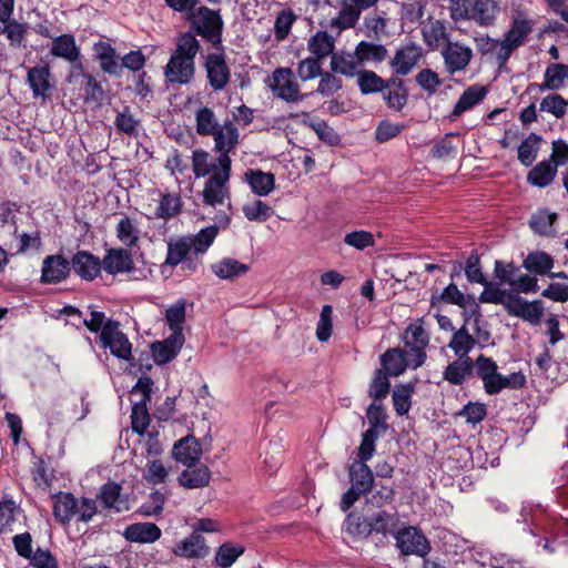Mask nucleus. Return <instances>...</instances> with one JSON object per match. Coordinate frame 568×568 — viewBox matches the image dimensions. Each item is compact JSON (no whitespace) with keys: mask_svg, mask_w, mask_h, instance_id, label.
I'll return each instance as SVG.
<instances>
[{"mask_svg":"<svg viewBox=\"0 0 568 568\" xmlns=\"http://www.w3.org/2000/svg\"><path fill=\"white\" fill-rule=\"evenodd\" d=\"M219 229L209 226L202 229L194 236H176L168 242V252L162 267H175L184 264V268L194 271L197 266V257L203 255L213 244Z\"/></svg>","mask_w":568,"mask_h":568,"instance_id":"1","label":"nucleus"},{"mask_svg":"<svg viewBox=\"0 0 568 568\" xmlns=\"http://www.w3.org/2000/svg\"><path fill=\"white\" fill-rule=\"evenodd\" d=\"M490 339V332L486 328L477 305L464 312L463 325L454 331L448 343L449 349L456 357L470 358L468 354L476 345L484 347Z\"/></svg>","mask_w":568,"mask_h":568,"instance_id":"2","label":"nucleus"},{"mask_svg":"<svg viewBox=\"0 0 568 568\" xmlns=\"http://www.w3.org/2000/svg\"><path fill=\"white\" fill-rule=\"evenodd\" d=\"M200 43L192 33H183L178 38L176 48L164 68V75L171 83L189 84L195 73L194 59Z\"/></svg>","mask_w":568,"mask_h":568,"instance_id":"3","label":"nucleus"},{"mask_svg":"<svg viewBox=\"0 0 568 568\" xmlns=\"http://www.w3.org/2000/svg\"><path fill=\"white\" fill-rule=\"evenodd\" d=\"M476 374L484 385L488 395L499 394L504 389H518L526 383V377L521 372H515L509 375L498 373L497 363L485 355L476 358Z\"/></svg>","mask_w":568,"mask_h":568,"instance_id":"4","label":"nucleus"},{"mask_svg":"<svg viewBox=\"0 0 568 568\" xmlns=\"http://www.w3.org/2000/svg\"><path fill=\"white\" fill-rule=\"evenodd\" d=\"M450 11L455 21L469 20L491 27L500 13V4L497 0H452Z\"/></svg>","mask_w":568,"mask_h":568,"instance_id":"5","label":"nucleus"},{"mask_svg":"<svg viewBox=\"0 0 568 568\" xmlns=\"http://www.w3.org/2000/svg\"><path fill=\"white\" fill-rule=\"evenodd\" d=\"M97 514L95 501L82 498L80 501L70 493H59L54 497L53 515L58 521L65 525L72 519L88 523Z\"/></svg>","mask_w":568,"mask_h":568,"instance_id":"6","label":"nucleus"},{"mask_svg":"<svg viewBox=\"0 0 568 568\" xmlns=\"http://www.w3.org/2000/svg\"><path fill=\"white\" fill-rule=\"evenodd\" d=\"M232 160L223 156L220 161V169L205 182L202 191L204 204L209 206H222L230 200L229 181L231 176Z\"/></svg>","mask_w":568,"mask_h":568,"instance_id":"7","label":"nucleus"},{"mask_svg":"<svg viewBox=\"0 0 568 568\" xmlns=\"http://www.w3.org/2000/svg\"><path fill=\"white\" fill-rule=\"evenodd\" d=\"M274 97L286 102H296L303 99L300 91V84L294 79V73L290 68H277L266 81Z\"/></svg>","mask_w":568,"mask_h":568,"instance_id":"8","label":"nucleus"},{"mask_svg":"<svg viewBox=\"0 0 568 568\" xmlns=\"http://www.w3.org/2000/svg\"><path fill=\"white\" fill-rule=\"evenodd\" d=\"M191 13L196 32L213 44L220 43L223 29L220 11L202 6Z\"/></svg>","mask_w":568,"mask_h":568,"instance_id":"9","label":"nucleus"},{"mask_svg":"<svg viewBox=\"0 0 568 568\" xmlns=\"http://www.w3.org/2000/svg\"><path fill=\"white\" fill-rule=\"evenodd\" d=\"M396 547L400 554L415 555L425 557L429 550L430 545L424 534L414 526H404L398 528L394 535Z\"/></svg>","mask_w":568,"mask_h":568,"instance_id":"10","label":"nucleus"},{"mask_svg":"<svg viewBox=\"0 0 568 568\" xmlns=\"http://www.w3.org/2000/svg\"><path fill=\"white\" fill-rule=\"evenodd\" d=\"M531 29L530 21L524 14L514 18L510 29L500 40V64L506 63L513 51L525 42Z\"/></svg>","mask_w":568,"mask_h":568,"instance_id":"11","label":"nucleus"},{"mask_svg":"<svg viewBox=\"0 0 568 568\" xmlns=\"http://www.w3.org/2000/svg\"><path fill=\"white\" fill-rule=\"evenodd\" d=\"M424 362L420 359V355H414L407 348H392L384 353L382 356V366L385 373L399 376L407 368H417Z\"/></svg>","mask_w":568,"mask_h":568,"instance_id":"12","label":"nucleus"},{"mask_svg":"<svg viewBox=\"0 0 568 568\" xmlns=\"http://www.w3.org/2000/svg\"><path fill=\"white\" fill-rule=\"evenodd\" d=\"M100 341L104 348H109L112 355L123 361H131L132 344L120 331L119 323L109 321V324L100 333Z\"/></svg>","mask_w":568,"mask_h":568,"instance_id":"13","label":"nucleus"},{"mask_svg":"<svg viewBox=\"0 0 568 568\" xmlns=\"http://www.w3.org/2000/svg\"><path fill=\"white\" fill-rule=\"evenodd\" d=\"M506 311L509 315L520 317L531 325H539L545 307L540 300L528 302L518 294H514L506 303Z\"/></svg>","mask_w":568,"mask_h":568,"instance_id":"14","label":"nucleus"},{"mask_svg":"<svg viewBox=\"0 0 568 568\" xmlns=\"http://www.w3.org/2000/svg\"><path fill=\"white\" fill-rule=\"evenodd\" d=\"M440 52L449 74L465 70L473 59V50L460 42L449 41Z\"/></svg>","mask_w":568,"mask_h":568,"instance_id":"15","label":"nucleus"},{"mask_svg":"<svg viewBox=\"0 0 568 568\" xmlns=\"http://www.w3.org/2000/svg\"><path fill=\"white\" fill-rule=\"evenodd\" d=\"M172 551L178 557L201 559L209 555L210 548L204 537L193 531L190 536L176 542Z\"/></svg>","mask_w":568,"mask_h":568,"instance_id":"16","label":"nucleus"},{"mask_svg":"<svg viewBox=\"0 0 568 568\" xmlns=\"http://www.w3.org/2000/svg\"><path fill=\"white\" fill-rule=\"evenodd\" d=\"M184 344V335L181 332L172 333L162 342H155L151 346L152 356L156 364L164 365L171 362Z\"/></svg>","mask_w":568,"mask_h":568,"instance_id":"17","label":"nucleus"},{"mask_svg":"<svg viewBox=\"0 0 568 568\" xmlns=\"http://www.w3.org/2000/svg\"><path fill=\"white\" fill-rule=\"evenodd\" d=\"M205 69L211 88L222 90L230 81V70L220 53H211L206 57Z\"/></svg>","mask_w":568,"mask_h":568,"instance_id":"18","label":"nucleus"},{"mask_svg":"<svg viewBox=\"0 0 568 568\" xmlns=\"http://www.w3.org/2000/svg\"><path fill=\"white\" fill-rule=\"evenodd\" d=\"M70 263L62 255H49L42 262L41 282L57 284L67 278Z\"/></svg>","mask_w":568,"mask_h":568,"instance_id":"19","label":"nucleus"},{"mask_svg":"<svg viewBox=\"0 0 568 568\" xmlns=\"http://www.w3.org/2000/svg\"><path fill=\"white\" fill-rule=\"evenodd\" d=\"M568 84V65L564 63H551L544 72V81L539 84H530V88H537L540 92L559 91Z\"/></svg>","mask_w":568,"mask_h":568,"instance_id":"20","label":"nucleus"},{"mask_svg":"<svg viewBox=\"0 0 568 568\" xmlns=\"http://www.w3.org/2000/svg\"><path fill=\"white\" fill-rule=\"evenodd\" d=\"M210 136L214 140V148L223 156H230L229 153L235 149L239 143L240 133L232 121H225Z\"/></svg>","mask_w":568,"mask_h":568,"instance_id":"21","label":"nucleus"},{"mask_svg":"<svg viewBox=\"0 0 568 568\" xmlns=\"http://www.w3.org/2000/svg\"><path fill=\"white\" fill-rule=\"evenodd\" d=\"M93 53L102 71L116 77L122 73L121 58L109 42L99 41L94 43Z\"/></svg>","mask_w":568,"mask_h":568,"instance_id":"22","label":"nucleus"},{"mask_svg":"<svg viewBox=\"0 0 568 568\" xmlns=\"http://www.w3.org/2000/svg\"><path fill=\"white\" fill-rule=\"evenodd\" d=\"M422 58V49L416 44H407L396 51L390 65L398 75L408 74Z\"/></svg>","mask_w":568,"mask_h":568,"instance_id":"23","label":"nucleus"},{"mask_svg":"<svg viewBox=\"0 0 568 568\" xmlns=\"http://www.w3.org/2000/svg\"><path fill=\"white\" fill-rule=\"evenodd\" d=\"M102 268L109 274L125 273L133 270V258L125 248H111L102 260Z\"/></svg>","mask_w":568,"mask_h":568,"instance_id":"24","label":"nucleus"},{"mask_svg":"<svg viewBox=\"0 0 568 568\" xmlns=\"http://www.w3.org/2000/svg\"><path fill=\"white\" fill-rule=\"evenodd\" d=\"M161 529L153 523H136L129 525L123 537L131 542L152 544L161 538Z\"/></svg>","mask_w":568,"mask_h":568,"instance_id":"25","label":"nucleus"},{"mask_svg":"<svg viewBox=\"0 0 568 568\" xmlns=\"http://www.w3.org/2000/svg\"><path fill=\"white\" fill-rule=\"evenodd\" d=\"M182 202L178 194L165 193L160 195L159 204L155 207L148 206L149 219L169 220L181 212Z\"/></svg>","mask_w":568,"mask_h":568,"instance_id":"26","label":"nucleus"},{"mask_svg":"<svg viewBox=\"0 0 568 568\" xmlns=\"http://www.w3.org/2000/svg\"><path fill=\"white\" fill-rule=\"evenodd\" d=\"M405 348L409 352L414 353V355H420V359L424 362L426 358L425 347L429 342V336L422 323L415 322L410 324L406 331L404 336Z\"/></svg>","mask_w":568,"mask_h":568,"instance_id":"27","label":"nucleus"},{"mask_svg":"<svg viewBox=\"0 0 568 568\" xmlns=\"http://www.w3.org/2000/svg\"><path fill=\"white\" fill-rule=\"evenodd\" d=\"M179 476V483L186 488H200L209 484L211 471L206 464H185Z\"/></svg>","mask_w":568,"mask_h":568,"instance_id":"28","label":"nucleus"},{"mask_svg":"<svg viewBox=\"0 0 568 568\" xmlns=\"http://www.w3.org/2000/svg\"><path fill=\"white\" fill-rule=\"evenodd\" d=\"M172 455L175 462H199L202 457L201 443L193 435H187L174 443Z\"/></svg>","mask_w":568,"mask_h":568,"instance_id":"29","label":"nucleus"},{"mask_svg":"<svg viewBox=\"0 0 568 568\" xmlns=\"http://www.w3.org/2000/svg\"><path fill=\"white\" fill-rule=\"evenodd\" d=\"M50 52L53 57L64 59L70 63H77L80 59V49L74 37L69 33L52 38Z\"/></svg>","mask_w":568,"mask_h":568,"instance_id":"30","label":"nucleus"},{"mask_svg":"<svg viewBox=\"0 0 568 568\" xmlns=\"http://www.w3.org/2000/svg\"><path fill=\"white\" fill-rule=\"evenodd\" d=\"M486 93L487 91L483 85L473 84L468 87L456 102L452 113L449 114V120L455 121L464 112L480 103Z\"/></svg>","mask_w":568,"mask_h":568,"instance_id":"31","label":"nucleus"},{"mask_svg":"<svg viewBox=\"0 0 568 568\" xmlns=\"http://www.w3.org/2000/svg\"><path fill=\"white\" fill-rule=\"evenodd\" d=\"M72 267L83 280H93L100 273L102 262L91 253L80 251L72 258Z\"/></svg>","mask_w":568,"mask_h":568,"instance_id":"32","label":"nucleus"},{"mask_svg":"<svg viewBox=\"0 0 568 568\" xmlns=\"http://www.w3.org/2000/svg\"><path fill=\"white\" fill-rule=\"evenodd\" d=\"M422 36L432 50L443 49L449 42L446 27L442 21L428 20L422 26Z\"/></svg>","mask_w":568,"mask_h":568,"instance_id":"33","label":"nucleus"},{"mask_svg":"<svg viewBox=\"0 0 568 568\" xmlns=\"http://www.w3.org/2000/svg\"><path fill=\"white\" fill-rule=\"evenodd\" d=\"M220 154L217 158H213L209 152L202 149L194 150L192 153V169L194 176L200 179L210 174H215L220 169Z\"/></svg>","mask_w":568,"mask_h":568,"instance_id":"34","label":"nucleus"},{"mask_svg":"<svg viewBox=\"0 0 568 568\" xmlns=\"http://www.w3.org/2000/svg\"><path fill=\"white\" fill-rule=\"evenodd\" d=\"M244 176L252 192L257 196H266L275 187V176L272 173L261 170H248Z\"/></svg>","mask_w":568,"mask_h":568,"instance_id":"35","label":"nucleus"},{"mask_svg":"<svg viewBox=\"0 0 568 568\" xmlns=\"http://www.w3.org/2000/svg\"><path fill=\"white\" fill-rule=\"evenodd\" d=\"M474 368L476 369V359L457 357L446 367L444 379L453 385H460L470 376Z\"/></svg>","mask_w":568,"mask_h":568,"instance_id":"36","label":"nucleus"},{"mask_svg":"<svg viewBox=\"0 0 568 568\" xmlns=\"http://www.w3.org/2000/svg\"><path fill=\"white\" fill-rule=\"evenodd\" d=\"M195 130L199 135L210 136L214 134L221 123L213 109L201 105L194 112Z\"/></svg>","mask_w":568,"mask_h":568,"instance_id":"37","label":"nucleus"},{"mask_svg":"<svg viewBox=\"0 0 568 568\" xmlns=\"http://www.w3.org/2000/svg\"><path fill=\"white\" fill-rule=\"evenodd\" d=\"M212 272L221 280H234L247 273L248 265L231 257H224L211 265Z\"/></svg>","mask_w":568,"mask_h":568,"instance_id":"38","label":"nucleus"},{"mask_svg":"<svg viewBox=\"0 0 568 568\" xmlns=\"http://www.w3.org/2000/svg\"><path fill=\"white\" fill-rule=\"evenodd\" d=\"M308 51L317 59L323 60L334 54L335 38L326 31H317L307 41Z\"/></svg>","mask_w":568,"mask_h":568,"instance_id":"39","label":"nucleus"},{"mask_svg":"<svg viewBox=\"0 0 568 568\" xmlns=\"http://www.w3.org/2000/svg\"><path fill=\"white\" fill-rule=\"evenodd\" d=\"M361 67L355 53H334L331 57V69L335 73L352 78L358 74Z\"/></svg>","mask_w":568,"mask_h":568,"instance_id":"40","label":"nucleus"},{"mask_svg":"<svg viewBox=\"0 0 568 568\" xmlns=\"http://www.w3.org/2000/svg\"><path fill=\"white\" fill-rule=\"evenodd\" d=\"M344 531L354 539H362L372 534L371 518L359 513H351L344 521Z\"/></svg>","mask_w":568,"mask_h":568,"instance_id":"41","label":"nucleus"},{"mask_svg":"<svg viewBox=\"0 0 568 568\" xmlns=\"http://www.w3.org/2000/svg\"><path fill=\"white\" fill-rule=\"evenodd\" d=\"M554 257L542 251L531 252L524 260L525 268L537 275H548L554 267Z\"/></svg>","mask_w":568,"mask_h":568,"instance_id":"42","label":"nucleus"},{"mask_svg":"<svg viewBox=\"0 0 568 568\" xmlns=\"http://www.w3.org/2000/svg\"><path fill=\"white\" fill-rule=\"evenodd\" d=\"M121 487L118 484L109 483L103 486L99 498L101 503L115 511L121 513L129 509L128 501L121 498Z\"/></svg>","mask_w":568,"mask_h":568,"instance_id":"43","label":"nucleus"},{"mask_svg":"<svg viewBox=\"0 0 568 568\" xmlns=\"http://www.w3.org/2000/svg\"><path fill=\"white\" fill-rule=\"evenodd\" d=\"M556 172L557 164L542 161L529 171L527 180L535 186L545 187L552 182Z\"/></svg>","mask_w":568,"mask_h":568,"instance_id":"44","label":"nucleus"},{"mask_svg":"<svg viewBox=\"0 0 568 568\" xmlns=\"http://www.w3.org/2000/svg\"><path fill=\"white\" fill-rule=\"evenodd\" d=\"M349 477L352 485L359 491H369L374 483L373 473L367 464H351Z\"/></svg>","mask_w":568,"mask_h":568,"instance_id":"45","label":"nucleus"},{"mask_svg":"<svg viewBox=\"0 0 568 568\" xmlns=\"http://www.w3.org/2000/svg\"><path fill=\"white\" fill-rule=\"evenodd\" d=\"M355 54L362 65L364 62H382L387 55V50L382 44L362 41L357 44Z\"/></svg>","mask_w":568,"mask_h":568,"instance_id":"46","label":"nucleus"},{"mask_svg":"<svg viewBox=\"0 0 568 568\" xmlns=\"http://www.w3.org/2000/svg\"><path fill=\"white\" fill-rule=\"evenodd\" d=\"M49 69L47 67H34L28 72V82L36 97H44L50 89Z\"/></svg>","mask_w":568,"mask_h":568,"instance_id":"47","label":"nucleus"},{"mask_svg":"<svg viewBox=\"0 0 568 568\" xmlns=\"http://www.w3.org/2000/svg\"><path fill=\"white\" fill-rule=\"evenodd\" d=\"M371 526L372 532L392 534L394 536L398 529V517L379 510L371 517Z\"/></svg>","mask_w":568,"mask_h":568,"instance_id":"48","label":"nucleus"},{"mask_svg":"<svg viewBox=\"0 0 568 568\" xmlns=\"http://www.w3.org/2000/svg\"><path fill=\"white\" fill-rule=\"evenodd\" d=\"M356 77L363 94L381 92L387 87L385 81L374 71L361 70Z\"/></svg>","mask_w":568,"mask_h":568,"instance_id":"49","label":"nucleus"},{"mask_svg":"<svg viewBox=\"0 0 568 568\" xmlns=\"http://www.w3.org/2000/svg\"><path fill=\"white\" fill-rule=\"evenodd\" d=\"M540 136L530 133L518 148V160L525 166H529L536 160L539 150Z\"/></svg>","mask_w":568,"mask_h":568,"instance_id":"50","label":"nucleus"},{"mask_svg":"<svg viewBox=\"0 0 568 568\" xmlns=\"http://www.w3.org/2000/svg\"><path fill=\"white\" fill-rule=\"evenodd\" d=\"M242 211L248 221L255 222H265L273 215V209L261 200L245 203Z\"/></svg>","mask_w":568,"mask_h":568,"instance_id":"51","label":"nucleus"},{"mask_svg":"<svg viewBox=\"0 0 568 568\" xmlns=\"http://www.w3.org/2000/svg\"><path fill=\"white\" fill-rule=\"evenodd\" d=\"M140 455L149 462H156L158 457L162 454L163 447L159 440L158 434L149 433L142 436L139 443Z\"/></svg>","mask_w":568,"mask_h":568,"instance_id":"52","label":"nucleus"},{"mask_svg":"<svg viewBox=\"0 0 568 568\" xmlns=\"http://www.w3.org/2000/svg\"><path fill=\"white\" fill-rule=\"evenodd\" d=\"M116 237L126 246H134L139 240V230L128 216H122L116 225Z\"/></svg>","mask_w":568,"mask_h":568,"instance_id":"53","label":"nucleus"},{"mask_svg":"<svg viewBox=\"0 0 568 568\" xmlns=\"http://www.w3.org/2000/svg\"><path fill=\"white\" fill-rule=\"evenodd\" d=\"M243 552L244 547L241 545L223 544L216 551L215 562L222 568H229Z\"/></svg>","mask_w":568,"mask_h":568,"instance_id":"54","label":"nucleus"},{"mask_svg":"<svg viewBox=\"0 0 568 568\" xmlns=\"http://www.w3.org/2000/svg\"><path fill=\"white\" fill-rule=\"evenodd\" d=\"M539 109L542 112L550 113L556 119H561L567 112V102L560 94L554 92L540 101Z\"/></svg>","mask_w":568,"mask_h":568,"instance_id":"55","label":"nucleus"},{"mask_svg":"<svg viewBox=\"0 0 568 568\" xmlns=\"http://www.w3.org/2000/svg\"><path fill=\"white\" fill-rule=\"evenodd\" d=\"M146 405L145 403H134L131 413L132 429L141 436L145 434L151 422Z\"/></svg>","mask_w":568,"mask_h":568,"instance_id":"56","label":"nucleus"},{"mask_svg":"<svg viewBox=\"0 0 568 568\" xmlns=\"http://www.w3.org/2000/svg\"><path fill=\"white\" fill-rule=\"evenodd\" d=\"M296 21V14L291 9L282 10L274 23V34L277 41H283L290 33L293 23Z\"/></svg>","mask_w":568,"mask_h":568,"instance_id":"57","label":"nucleus"},{"mask_svg":"<svg viewBox=\"0 0 568 568\" xmlns=\"http://www.w3.org/2000/svg\"><path fill=\"white\" fill-rule=\"evenodd\" d=\"M165 318L172 333H182V325L185 321V302L180 300L174 305L169 307L166 310Z\"/></svg>","mask_w":568,"mask_h":568,"instance_id":"58","label":"nucleus"},{"mask_svg":"<svg viewBox=\"0 0 568 568\" xmlns=\"http://www.w3.org/2000/svg\"><path fill=\"white\" fill-rule=\"evenodd\" d=\"M557 215L554 213H549L548 211H539L535 215H532L530 220L531 229L541 234L549 235L552 233V225L556 221Z\"/></svg>","mask_w":568,"mask_h":568,"instance_id":"59","label":"nucleus"},{"mask_svg":"<svg viewBox=\"0 0 568 568\" xmlns=\"http://www.w3.org/2000/svg\"><path fill=\"white\" fill-rule=\"evenodd\" d=\"M296 72L302 81L315 79L322 73L321 60L315 57L305 58L297 64Z\"/></svg>","mask_w":568,"mask_h":568,"instance_id":"60","label":"nucleus"},{"mask_svg":"<svg viewBox=\"0 0 568 568\" xmlns=\"http://www.w3.org/2000/svg\"><path fill=\"white\" fill-rule=\"evenodd\" d=\"M367 420L369 424L368 429H375L376 433L385 432L387 428L386 425V414L382 404L374 402L367 408Z\"/></svg>","mask_w":568,"mask_h":568,"instance_id":"61","label":"nucleus"},{"mask_svg":"<svg viewBox=\"0 0 568 568\" xmlns=\"http://www.w3.org/2000/svg\"><path fill=\"white\" fill-rule=\"evenodd\" d=\"M413 388L410 386H397L393 392V404L398 415H405L410 408V397Z\"/></svg>","mask_w":568,"mask_h":568,"instance_id":"62","label":"nucleus"},{"mask_svg":"<svg viewBox=\"0 0 568 568\" xmlns=\"http://www.w3.org/2000/svg\"><path fill=\"white\" fill-rule=\"evenodd\" d=\"M333 328V308L331 305H324L316 327V337L321 342H326L332 335Z\"/></svg>","mask_w":568,"mask_h":568,"instance_id":"63","label":"nucleus"},{"mask_svg":"<svg viewBox=\"0 0 568 568\" xmlns=\"http://www.w3.org/2000/svg\"><path fill=\"white\" fill-rule=\"evenodd\" d=\"M114 124L119 131L130 136H134L139 132L140 122L128 109L118 113Z\"/></svg>","mask_w":568,"mask_h":568,"instance_id":"64","label":"nucleus"}]
</instances>
